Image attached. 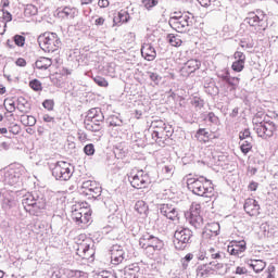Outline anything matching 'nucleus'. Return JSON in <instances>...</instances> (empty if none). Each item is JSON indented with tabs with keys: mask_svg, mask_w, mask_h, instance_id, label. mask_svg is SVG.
<instances>
[{
	"mask_svg": "<svg viewBox=\"0 0 278 278\" xmlns=\"http://www.w3.org/2000/svg\"><path fill=\"white\" fill-rule=\"evenodd\" d=\"M144 138L149 144H159L164 147L166 140L170 138V127L161 119L153 121L148 130L144 131Z\"/></svg>",
	"mask_w": 278,
	"mask_h": 278,
	"instance_id": "f257e3e1",
	"label": "nucleus"
},
{
	"mask_svg": "<svg viewBox=\"0 0 278 278\" xmlns=\"http://www.w3.org/2000/svg\"><path fill=\"white\" fill-rule=\"evenodd\" d=\"M187 188L197 197L212 199L214 195V184L204 176H194L187 178Z\"/></svg>",
	"mask_w": 278,
	"mask_h": 278,
	"instance_id": "f03ea898",
	"label": "nucleus"
},
{
	"mask_svg": "<svg viewBox=\"0 0 278 278\" xmlns=\"http://www.w3.org/2000/svg\"><path fill=\"white\" fill-rule=\"evenodd\" d=\"M22 205L30 216H40L47 206V200L38 193H27L22 200Z\"/></svg>",
	"mask_w": 278,
	"mask_h": 278,
	"instance_id": "7ed1b4c3",
	"label": "nucleus"
},
{
	"mask_svg": "<svg viewBox=\"0 0 278 278\" xmlns=\"http://www.w3.org/2000/svg\"><path fill=\"white\" fill-rule=\"evenodd\" d=\"M139 247L143 249L148 257H153V255H159L160 251L164 249V241L159 237L147 232L139 239Z\"/></svg>",
	"mask_w": 278,
	"mask_h": 278,
	"instance_id": "20e7f679",
	"label": "nucleus"
},
{
	"mask_svg": "<svg viewBox=\"0 0 278 278\" xmlns=\"http://www.w3.org/2000/svg\"><path fill=\"white\" fill-rule=\"evenodd\" d=\"M244 23H247L253 31H256V34H263V31H266L268 28V16L264 11L256 10L248 13V16L244 18Z\"/></svg>",
	"mask_w": 278,
	"mask_h": 278,
	"instance_id": "39448f33",
	"label": "nucleus"
},
{
	"mask_svg": "<svg viewBox=\"0 0 278 278\" xmlns=\"http://www.w3.org/2000/svg\"><path fill=\"white\" fill-rule=\"evenodd\" d=\"M40 49L46 53H55L62 47V40L55 33H45L38 37Z\"/></svg>",
	"mask_w": 278,
	"mask_h": 278,
	"instance_id": "423d86ee",
	"label": "nucleus"
},
{
	"mask_svg": "<svg viewBox=\"0 0 278 278\" xmlns=\"http://www.w3.org/2000/svg\"><path fill=\"white\" fill-rule=\"evenodd\" d=\"M51 170L56 181H68L73 177V173H75V167L68 162L59 161L53 165Z\"/></svg>",
	"mask_w": 278,
	"mask_h": 278,
	"instance_id": "0eeeda50",
	"label": "nucleus"
},
{
	"mask_svg": "<svg viewBox=\"0 0 278 278\" xmlns=\"http://www.w3.org/2000/svg\"><path fill=\"white\" fill-rule=\"evenodd\" d=\"M27 176V169L23 165H15L10 168L4 175V181L9 186L18 187L23 184V179Z\"/></svg>",
	"mask_w": 278,
	"mask_h": 278,
	"instance_id": "6e6552de",
	"label": "nucleus"
},
{
	"mask_svg": "<svg viewBox=\"0 0 278 278\" xmlns=\"http://www.w3.org/2000/svg\"><path fill=\"white\" fill-rule=\"evenodd\" d=\"M192 21H194V15H192V13L178 16L174 15L169 18V25L172 29L181 34L188 31V27H192Z\"/></svg>",
	"mask_w": 278,
	"mask_h": 278,
	"instance_id": "1a4fd4ad",
	"label": "nucleus"
},
{
	"mask_svg": "<svg viewBox=\"0 0 278 278\" xmlns=\"http://www.w3.org/2000/svg\"><path fill=\"white\" fill-rule=\"evenodd\" d=\"M192 242V230L179 227L174 233V247L177 251H184Z\"/></svg>",
	"mask_w": 278,
	"mask_h": 278,
	"instance_id": "9d476101",
	"label": "nucleus"
},
{
	"mask_svg": "<svg viewBox=\"0 0 278 278\" xmlns=\"http://www.w3.org/2000/svg\"><path fill=\"white\" fill-rule=\"evenodd\" d=\"M94 241L90 238L83 239L77 243L76 255L80 260H92L94 257Z\"/></svg>",
	"mask_w": 278,
	"mask_h": 278,
	"instance_id": "9b49d317",
	"label": "nucleus"
},
{
	"mask_svg": "<svg viewBox=\"0 0 278 278\" xmlns=\"http://www.w3.org/2000/svg\"><path fill=\"white\" fill-rule=\"evenodd\" d=\"M254 130L260 138H263V140H268V138H273V136H275L277 126L270 121H263L255 124Z\"/></svg>",
	"mask_w": 278,
	"mask_h": 278,
	"instance_id": "f8f14e48",
	"label": "nucleus"
},
{
	"mask_svg": "<svg viewBox=\"0 0 278 278\" xmlns=\"http://www.w3.org/2000/svg\"><path fill=\"white\" fill-rule=\"evenodd\" d=\"M130 186L136 188L137 190H142V188H149V184H151V178L149 174L144 173V170H139L136 174L130 173L128 176Z\"/></svg>",
	"mask_w": 278,
	"mask_h": 278,
	"instance_id": "ddd939ff",
	"label": "nucleus"
},
{
	"mask_svg": "<svg viewBox=\"0 0 278 278\" xmlns=\"http://www.w3.org/2000/svg\"><path fill=\"white\" fill-rule=\"evenodd\" d=\"M90 208L88 207L74 206L72 210V218L77 225H88L90 223Z\"/></svg>",
	"mask_w": 278,
	"mask_h": 278,
	"instance_id": "4468645a",
	"label": "nucleus"
},
{
	"mask_svg": "<svg viewBox=\"0 0 278 278\" xmlns=\"http://www.w3.org/2000/svg\"><path fill=\"white\" fill-rule=\"evenodd\" d=\"M80 192L87 197H93V199H96L97 197H101V185L94 180H86L81 184Z\"/></svg>",
	"mask_w": 278,
	"mask_h": 278,
	"instance_id": "2eb2a0df",
	"label": "nucleus"
},
{
	"mask_svg": "<svg viewBox=\"0 0 278 278\" xmlns=\"http://www.w3.org/2000/svg\"><path fill=\"white\" fill-rule=\"evenodd\" d=\"M217 77L222 81H224V84H226L230 92L238 90V86H240V78L231 76V73H229V70H223L218 72Z\"/></svg>",
	"mask_w": 278,
	"mask_h": 278,
	"instance_id": "dca6fc26",
	"label": "nucleus"
},
{
	"mask_svg": "<svg viewBox=\"0 0 278 278\" xmlns=\"http://www.w3.org/2000/svg\"><path fill=\"white\" fill-rule=\"evenodd\" d=\"M220 268H223V264L216 262L200 265L197 267V277L207 278L210 275H214V270H220Z\"/></svg>",
	"mask_w": 278,
	"mask_h": 278,
	"instance_id": "f3484780",
	"label": "nucleus"
},
{
	"mask_svg": "<svg viewBox=\"0 0 278 278\" xmlns=\"http://www.w3.org/2000/svg\"><path fill=\"white\" fill-rule=\"evenodd\" d=\"M110 253H111V263L114 266H118V264H123V262H125V250L123 249L122 245L119 244H114L111 249H110Z\"/></svg>",
	"mask_w": 278,
	"mask_h": 278,
	"instance_id": "a211bd4d",
	"label": "nucleus"
},
{
	"mask_svg": "<svg viewBox=\"0 0 278 278\" xmlns=\"http://www.w3.org/2000/svg\"><path fill=\"white\" fill-rule=\"evenodd\" d=\"M159 212L162 214V216H165V218H168L169 220H175L179 216L177 207H175V205L172 203L160 204Z\"/></svg>",
	"mask_w": 278,
	"mask_h": 278,
	"instance_id": "6ab92c4d",
	"label": "nucleus"
},
{
	"mask_svg": "<svg viewBox=\"0 0 278 278\" xmlns=\"http://www.w3.org/2000/svg\"><path fill=\"white\" fill-rule=\"evenodd\" d=\"M233 60L231 64V70L235 73H242L244 71V64H247V55L241 51H236L233 53Z\"/></svg>",
	"mask_w": 278,
	"mask_h": 278,
	"instance_id": "aec40b11",
	"label": "nucleus"
},
{
	"mask_svg": "<svg viewBox=\"0 0 278 278\" xmlns=\"http://www.w3.org/2000/svg\"><path fill=\"white\" fill-rule=\"evenodd\" d=\"M243 208L249 216H258L260 214V203L255 199H247Z\"/></svg>",
	"mask_w": 278,
	"mask_h": 278,
	"instance_id": "412c9836",
	"label": "nucleus"
},
{
	"mask_svg": "<svg viewBox=\"0 0 278 278\" xmlns=\"http://www.w3.org/2000/svg\"><path fill=\"white\" fill-rule=\"evenodd\" d=\"M141 55L148 62H153L155 58H157V52L155 51V47L151 43H143L141 47Z\"/></svg>",
	"mask_w": 278,
	"mask_h": 278,
	"instance_id": "4be33fe9",
	"label": "nucleus"
},
{
	"mask_svg": "<svg viewBox=\"0 0 278 278\" xmlns=\"http://www.w3.org/2000/svg\"><path fill=\"white\" fill-rule=\"evenodd\" d=\"M220 233V224L213 222L205 226L202 232L203 238H216Z\"/></svg>",
	"mask_w": 278,
	"mask_h": 278,
	"instance_id": "5701e85b",
	"label": "nucleus"
},
{
	"mask_svg": "<svg viewBox=\"0 0 278 278\" xmlns=\"http://www.w3.org/2000/svg\"><path fill=\"white\" fill-rule=\"evenodd\" d=\"M201 68V61L197 59H191L187 61L181 68L182 75H192V73H195V71H199Z\"/></svg>",
	"mask_w": 278,
	"mask_h": 278,
	"instance_id": "b1692460",
	"label": "nucleus"
},
{
	"mask_svg": "<svg viewBox=\"0 0 278 278\" xmlns=\"http://www.w3.org/2000/svg\"><path fill=\"white\" fill-rule=\"evenodd\" d=\"M227 251L230 255H235L236 257H240L241 254L247 251V242L239 241L236 244L228 245Z\"/></svg>",
	"mask_w": 278,
	"mask_h": 278,
	"instance_id": "393cba45",
	"label": "nucleus"
},
{
	"mask_svg": "<svg viewBox=\"0 0 278 278\" xmlns=\"http://www.w3.org/2000/svg\"><path fill=\"white\" fill-rule=\"evenodd\" d=\"M206 255L211 260H223L225 253L220 251V248L214 245V247L207 248Z\"/></svg>",
	"mask_w": 278,
	"mask_h": 278,
	"instance_id": "a878e982",
	"label": "nucleus"
},
{
	"mask_svg": "<svg viewBox=\"0 0 278 278\" xmlns=\"http://www.w3.org/2000/svg\"><path fill=\"white\" fill-rule=\"evenodd\" d=\"M53 64V61L50 58L41 56L35 62L36 68L39 71H47L51 65Z\"/></svg>",
	"mask_w": 278,
	"mask_h": 278,
	"instance_id": "bb28decb",
	"label": "nucleus"
},
{
	"mask_svg": "<svg viewBox=\"0 0 278 278\" xmlns=\"http://www.w3.org/2000/svg\"><path fill=\"white\" fill-rule=\"evenodd\" d=\"M129 18H130L129 13L125 10H121L117 13V16H114L113 23L114 25H118V23H128Z\"/></svg>",
	"mask_w": 278,
	"mask_h": 278,
	"instance_id": "cd10ccee",
	"label": "nucleus"
},
{
	"mask_svg": "<svg viewBox=\"0 0 278 278\" xmlns=\"http://www.w3.org/2000/svg\"><path fill=\"white\" fill-rule=\"evenodd\" d=\"M135 211L140 214V216H147L149 213V205H147V202L139 200L135 204Z\"/></svg>",
	"mask_w": 278,
	"mask_h": 278,
	"instance_id": "c85d7f7f",
	"label": "nucleus"
},
{
	"mask_svg": "<svg viewBox=\"0 0 278 278\" xmlns=\"http://www.w3.org/2000/svg\"><path fill=\"white\" fill-rule=\"evenodd\" d=\"M16 108L22 114H27V112H29V103H27V100L23 97L16 99Z\"/></svg>",
	"mask_w": 278,
	"mask_h": 278,
	"instance_id": "c756f323",
	"label": "nucleus"
},
{
	"mask_svg": "<svg viewBox=\"0 0 278 278\" xmlns=\"http://www.w3.org/2000/svg\"><path fill=\"white\" fill-rule=\"evenodd\" d=\"M75 12H76L75 8L64 7L61 11H59L58 14L61 18H74Z\"/></svg>",
	"mask_w": 278,
	"mask_h": 278,
	"instance_id": "7c9ffc66",
	"label": "nucleus"
},
{
	"mask_svg": "<svg viewBox=\"0 0 278 278\" xmlns=\"http://www.w3.org/2000/svg\"><path fill=\"white\" fill-rule=\"evenodd\" d=\"M239 144L243 155H248L253 150V138L240 141Z\"/></svg>",
	"mask_w": 278,
	"mask_h": 278,
	"instance_id": "2f4dec72",
	"label": "nucleus"
},
{
	"mask_svg": "<svg viewBox=\"0 0 278 278\" xmlns=\"http://www.w3.org/2000/svg\"><path fill=\"white\" fill-rule=\"evenodd\" d=\"M249 266L253 268L254 273H262L266 268V262L262 260H253L249 263Z\"/></svg>",
	"mask_w": 278,
	"mask_h": 278,
	"instance_id": "473e14b6",
	"label": "nucleus"
},
{
	"mask_svg": "<svg viewBox=\"0 0 278 278\" xmlns=\"http://www.w3.org/2000/svg\"><path fill=\"white\" fill-rule=\"evenodd\" d=\"M189 223L194 229H201L203 227V217L201 215H190Z\"/></svg>",
	"mask_w": 278,
	"mask_h": 278,
	"instance_id": "72a5a7b5",
	"label": "nucleus"
},
{
	"mask_svg": "<svg viewBox=\"0 0 278 278\" xmlns=\"http://www.w3.org/2000/svg\"><path fill=\"white\" fill-rule=\"evenodd\" d=\"M195 138L199 142H210V131L205 128H200L195 134Z\"/></svg>",
	"mask_w": 278,
	"mask_h": 278,
	"instance_id": "f704fd0d",
	"label": "nucleus"
},
{
	"mask_svg": "<svg viewBox=\"0 0 278 278\" xmlns=\"http://www.w3.org/2000/svg\"><path fill=\"white\" fill-rule=\"evenodd\" d=\"M139 267H126L123 271L122 278H137Z\"/></svg>",
	"mask_w": 278,
	"mask_h": 278,
	"instance_id": "c9c22d12",
	"label": "nucleus"
},
{
	"mask_svg": "<svg viewBox=\"0 0 278 278\" xmlns=\"http://www.w3.org/2000/svg\"><path fill=\"white\" fill-rule=\"evenodd\" d=\"M167 41L169 42V45L172 47H181V45L184 42L181 40V37L179 35H175V34L167 35Z\"/></svg>",
	"mask_w": 278,
	"mask_h": 278,
	"instance_id": "e433bc0d",
	"label": "nucleus"
},
{
	"mask_svg": "<svg viewBox=\"0 0 278 278\" xmlns=\"http://www.w3.org/2000/svg\"><path fill=\"white\" fill-rule=\"evenodd\" d=\"M20 119L24 127H34L36 125V117L31 115H22Z\"/></svg>",
	"mask_w": 278,
	"mask_h": 278,
	"instance_id": "4c0bfd02",
	"label": "nucleus"
},
{
	"mask_svg": "<svg viewBox=\"0 0 278 278\" xmlns=\"http://www.w3.org/2000/svg\"><path fill=\"white\" fill-rule=\"evenodd\" d=\"M162 175H164L165 179H170L175 175V165H164L162 167Z\"/></svg>",
	"mask_w": 278,
	"mask_h": 278,
	"instance_id": "58836bf2",
	"label": "nucleus"
},
{
	"mask_svg": "<svg viewBox=\"0 0 278 278\" xmlns=\"http://www.w3.org/2000/svg\"><path fill=\"white\" fill-rule=\"evenodd\" d=\"M85 128L88 131H101L102 129L101 124H99V122H92V121L85 122Z\"/></svg>",
	"mask_w": 278,
	"mask_h": 278,
	"instance_id": "ea45409f",
	"label": "nucleus"
},
{
	"mask_svg": "<svg viewBox=\"0 0 278 278\" xmlns=\"http://www.w3.org/2000/svg\"><path fill=\"white\" fill-rule=\"evenodd\" d=\"M4 108H5L7 112L12 114V112H15L17 110V108H16V100H14V99H5L4 100Z\"/></svg>",
	"mask_w": 278,
	"mask_h": 278,
	"instance_id": "a19ab883",
	"label": "nucleus"
},
{
	"mask_svg": "<svg viewBox=\"0 0 278 278\" xmlns=\"http://www.w3.org/2000/svg\"><path fill=\"white\" fill-rule=\"evenodd\" d=\"M191 260H194V254L192 253L186 254V256L180 260L182 270H188V266H190Z\"/></svg>",
	"mask_w": 278,
	"mask_h": 278,
	"instance_id": "79ce46f5",
	"label": "nucleus"
},
{
	"mask_svg": "<svg viewBox=\"0 0 278 278\" xmlns=\"http://www.w3.org/2000/svg\"><path fill=\"white\" fill-rule=\"evenodd\" d=\"M24 14L25 16H36V14H38V7L34 4H26Z\"/></svg>",
	"mask_w": 278,
	"mask_h": 278,
	"instance_id": "37998d69",
	"label": "nucleus"
},
{
	"mask_svg": "<svg viewBox=\"0 0 278 278\" xmlns=\"http://www.w3.org/2000/svg\"><path fill=\"white\" fill-rule=\"evenodd\" d=\"M100 111H101V109H99V108L90 109L85 118V123H90V121H94V118L97 117V115L99 114Z\"/></svg>",
	"mask_w": 278,
	"mask_h": 278,
	"instance_id": "c03bdc74",
	"label": "nucleus"
},
{
	"mask_svg": "<svg viewBox=\"0 0 278 278\" xmlns=\"http://www.w3.org/2000/svg\"><path fill=\"white\" fill-rule=\"evenodd\" d=\"M67 278H88V274L81 270L67 271Z\"/></svg>",
	"mask_w": 278,
	"mask_h": 278,
	"instance_id": "a18cd8bd",
	"label": "nucleus"
},
{
	"mask_svg": "<svg viewBox=\"0 0 278 278\" xmlns=\"http://www.w3.org/2000/svg\"><path fill=\"white\" fill-rule=\"evenodd\" d=\"M108 122L110 127H121L123 125V121L116 115L110 116Z\"/></svg>",
	"mask_w": 278,
	"mask_h": 278,
	"instance_id": "49530a36",
	"label": "nucleus"
},
{
	"mask_svg": "<svg viewBox=\"0 0 278 278\" xmlns=\"http://www.w3.org/2000/svg\"><path fill=\"white\" fill-rule=\"evenodd\" d=\"M190 216H201V204L199 203L191 204Z\"/></svg>",
	"mask_w": 278,
	"mask_h": 278,
	"instance_id": "de8ad7c7",
	"label": "nucleus"
},
{
	"mask_svg": "<svg viewBox=\"0 0 278 278\" xmlns=\"http://www.w3.org/2000/svg\"><path fill=\"white\" fill-rule=\"evenodd\" d=\"M29 87L31 90H35V92H40V90H42V83L38 79H34L29 81Z\"/></svg>",
	"mask_w": 278,
	"mask_h": 278,
	"instance_id": "09e8293b",
	"label": "nucleus"
},
{
	"mask_svg": "<svg viewBox=\"0 0 278 278\" xmlns=\"http://www.w3.org/2000/svg\"><path fill=\"white\" fill-rule=\"evenodd\" d=\"M2 18L4 22H2L3 27H8V23L12 22V13L7 11L5 9H2Z\"/></svg>",
	"mask_w": 278,
	"mask_h": 278,
	"instance_id": "8fccbe9b",
	"label": "nucleus"
},
{
	"mask_svg": "<svg viewBox=\"0 0 278 278\" xmlns=\"http://www.w3.org/2000/svg\"><path fill=\"white\" fill-rule=\"evenodd\" d=\"M148 76L151 79V81H153L155 84V86H157L160 84V81H162V76H160L155 72H148Z\"/></svg>",
	"mask_w": 278,
	"mask_h": 278,
	"instance_id": "3c124183",
	"label": "nucleus"
},
{
	"mask_svg": "<svg viewBox=\"0 0 278 278\" xmlns=\"http://www.w3.org/2000/svg\"><path fill=\"white\" fill-rule=\"evenodd\" d=\"M93 81L94 84H97V86H100L101 88H108L109 86V83L105 80V78L101 76L93 77Z\"/></svg>",
	"mask_w": 278,
	"mask_h": 278,
	"instance_id": "603ef678",
	"label": "nucleus"
},
{
	"mask_svg": "<svg viewBox=\"0 0 278 278\" xmlns=\"http://www.w3.org/2000/svg\"><path fill=\"white\" fill-rule=\"evenodd\" d=\"M249 139H253V137H251V130L244 129L243 131L239 132L240 142H242L244 140H249Z\"/></svg>",
	"mask_w": 278,
	"mask_h": 278,
	"instance_id": "864d4df0",
	"label": "nucleus"
},
{
	"mask_svg": "<svg viewBox=\"0 0 278 278\" xmlns=\"http://www.w3.org/2000/svg\"><path fill=\"white\" fill-rule=\"evenodd\" d=\"M206 121L213 123V125H218L220 123V119L218 118V116H216V114H214V112H210L207 114Z\"/></svg>",
	"mask_w": 278,
	"mask_h": 278,
	"instance_id": "5fc2aeb1",
	"label": "nucleus"
},
{
	"mask_svg": "<svg viewBox=\"0 0 278 278\" xmlns=\"http://www.w3.org/2000/svg\"><path fill=\"white\" fill-rule=\"evenodd\" d=\"M13 40L17 47H25V37L23 35H15Z\"/></svg>",
	"mask_w": 278,
	"mask_h": 278,
	"instance_id": "6e6d98bb",
	"label": "nucleus"
},
{
	"mask_svg": "<svg viewBox=\"0 0 278 278\" xmlns=\"http://www.w3.org/2000/svg\"><path fill=\"white\" fill-rule=\"evenodd\" d=\"M157 0H142V4L147 10H151V8H155L157 5Z\"/></svg>",
	"mask_w": 278,
	"mask_h": 278,
	"instance_id": "4d7b16f0",
	"label": "nucleus"
},
{
	"mask_svg": "<svg viewBox=\"0 0 278 278\" xmlns=\"http://www.w3.org/2000/svg\"><path fill=\"white\" fill-rule=\"evenodd\" d=\"M42 105L45 110H48V112H52L53 108L55 106V102H53V100H45Z\"/></svg>",
	"mask_w": 278,
	"mask_h": 278,
	"instance_id": "13d9d810",
	"label": "nucleus"
},
{
	"mask_svg": "<svg viewBox=\"0 0 278 278\" xmlns=\"http://www.w3.org/2000/svg\"><path fill=\"white\" fill-rule=\"evenodd\" d=\"M84 153L86 155H94V144L89 143V144L85 146Z\"/></svg>",
	"mask_w": 278,
	"mask_h": 278,
	"instance_id": "bf43d9fd",
	"label": "nucleus"
},
{
	"mask_svg": "<svg viewBox=\"0 0 278 278\" xmlns=\"http://www.w3.org/2000/svg\"><path fill=\"white\" fill-rule=\"evenodd\" d=\"M103 121H105V116L103 115V112L100 110L96 117L92 119V123H99L101 125Z\"/></svg>",
	"mask_w": 278,
	"mask_h": 278,
	"instance_id": "052dcab7",
	"label": "nucleus"
},
{
	"mask_svg": "<svg viewBox=\"0 0 278 278\" xmlns=\"http://www.w3.org/2000/svg\"><path fill=\"white\" fill-rule=\"evenodd\" d=\"M197 260H199L200 262H203V260H208V257H207V250L206 251L200 250L197 253Z\"/></svg>",
	"mask_w": 278,
	"mask_h": 278,
	"instance_id": "680f3d73",
	"label": "nucleus"
},
{
	"mask_svg": "<svg viewBox=\"0 0 278 278\" xmlns=\"http://www.w3.org/2000/svg\"><path fill=\"white\" fill-rule=\"evenodd\" d=\"M16 66H21L22 68H25V66H27V61H25V59L23 58H18L15 61Z\"/></svg>",
	"mask_w": 278,
	"mask_h": 278,
	"instance_id": "e2e57ef3",
	"label": "nucleus"
},
{
	"mask_svg": "<svg viewBox=\"0 0 278 278\" xmlns=\"http://www.w3.org/2000/svg\"><path fill=\"white\" fill-rule=\"evenodd\" d=\"M249 273V270L247 269V267H237L236 268V275H247Z\"/></svg>",
	"mask_w": 278,
	"mask_h": 278,
	"instance_id": "0e129e2a",
	"label": "nucleus"
},
{
	"mask_svg": "<svg viewBox=\"0 0 278 278\" xmlns=\"http://www.w3.org/2000/svg\"><path fill=\"white\" fill-rule=\"evenodd\" d=\"M42 118H43L45 123H55V117H53L49 114H45Z\"/></svg>",
	"mask_w": 278,
	"mask_h": 278,
	"instance_id": "69168bd1",
	"label": "nucleus"
},
{
	"mask_svg": "<svg viewBox=\"0 0 278 278\" xmlns=\"http://www.w3.org/2000/svg\"><path fill=\"white\" fill-rule=\"evenodd\" d=\"M98 5H99V8H108V5H110V1L109 0H99Z\"/></svg>",
	"mask_w": 278,
	"mask_h": 278,
	"instance_id": "338daca9",
	"label": "nucleus"
},
{
	"mask_svg": "<svg viewBox=\"0 0 278 278\" xmlns=\"http://www.w3.org/2000/svg\"><path fill=\"white\" fill-rule=\"evenodd\" d=\"M257 186H258L257 182L252 181L249 185V190H251V192H255V190H257Z\"/></svg>",
	"mask_w": 278,
	"mask_h": 278,
	"instance_id": "774afa93",
	"label": "nucleus"
}]
</instances>
